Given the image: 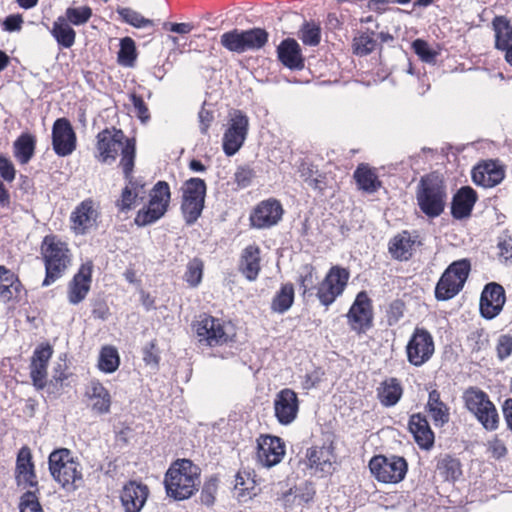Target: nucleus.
<instances>
[{"instance_id": "1", "label": "nucleus", "mask_w": 512, "mask_h": 512, "mask_svg": "<svg viewBox=\"0 0 512 512\" xmlns=\"http://www.w3.org/2000/svg\"><path fill=\"white\" fill-rule=\"evenodd\" d=\"M200 474V468L191 460L177 459L165 474L167 495L178 501L190 498L198 490Z\"/></svg>"}, {"instance_id": "2", "label": "nucleus", "mask_w": 512, "mask_h": 512, "mask_svg": "<svg viewBox=\"0 0 512 512\" xmlns=\"http://www.w3.org/2000/svg\"><path fill=\"white\" fill-rule=\"evenodd\" d=\"M41 254L46 271L42 286H49L62 277L71 264L72 255L67 244L52 235L44 238L41 245Z\"/></svg>"}, {"instance_id": "3", "label": "nucleus", "mask_w": 512, "mask_h": 512, "mask_svg": "<svg viewBox=\"0 0 512 512\" xmlns=\"http://www.w3.org/2000/svg\"><path fill=\"white\" fill-rule=\"evenodd\" d=\"M48 464L51 476L64 489L74 491L78 488L77 482L82 480V473L80 464L73 459L70 450H54L49 455Z\"/></svg>"}, {"instance_id": "4", "label": "nucleus", "mask_w": 512, "mask_h": 512, "mask_svg": "<svg viewBox=\"0 0 512 512\" xmlns=\"http://www.w3.org/2000/svg\"><path fill=\"white\" fill-rule=\"evenodd\" d=\"M446 190L438 176L423 177L418 185L416 197L421 211L428 217H437L443 211L446 202Z\"/></svg>"}, {"instance_id": "5", "label": "nucleus", "mask_w": 512, "mask_h": 512, "mask_svg": "<svg viewBox=\"0 0 512 512\" xmlns=\"http://www.w3.org/2000/svg\"><path fill=\"white\" fill-rule=\"evenodd\" d=\"M97 149L103 160H134L135 141L127 138L123 131L116 128L104 129L97 135Z\"/></svg>"}, {"instance_id": "6", "label": "nucleus", "mask_w": 512, "mask_h": 512, "mask_svg": "<svg viewBox=\"0 0 512 512\" xmlns=\"http://www.w3.org/2000/svg\"><path fill=\"white\" fill-rule=\"evenodd\" d=\"M170 187L165 181H158L149 192V201L140 209L134 219L139 227L155 223L166 213L170 203Z\"/></svg>"}, {"instance_id": "7", "label": "nucleus", "mask_w": 512, "mask_h": 512, "mask_svg": "<svg viewBox=\"0 0 512 512\" xmlns=\"http://www.w3.org/2000/svg\"><path fill=\"white\" fill-rule=\"evenodd\" d=\"M469 272L470 263L468 260L463 259L450 264L436 285V299L446 301L457 295L463 288Z\"/></svg>"}, {"instance_id": "8", "label": "nucleus", "mask_w": 512, "mask_h": 512, "mask_svg": "<svg viewBox=\"0 0 512 512\" xmlns=\"http://www.w3.org/2000/svg\"><path fill=\"white\" fill-rule=\"evenodd\" d=\"M372 475L385 484H396L402 481L407 473L408 464L400 456H374L369 462Z\"/></svg>"}, {"instance_id": "9", "label": "nucleus", "mask_w": 512, "mask_h": 512, "mask_svg": "<svg viewBox=\"0 0 512 512\" xmlns=\"http://www.w3.org/2000/svg\"><path fill=\"white\" fill-rule=\"evenodd\" d=\"M206 184L200 178H190L185 182L181 211L187 225L194 224L200 217L205 202Z\"/></svg>"}, {"instance_id": "10", "label": "nucleus", "mask_w": 512, "mask_h": 512, "mask_svg": "<svg viewBox=\"0 0 512 512\" xmlns=\"http://www.w3.org/2000/svg\"><path fill=\"white\" fill-rule=\"evenodd\" d=\"M249 129V118L241 110L230 113L228 126L224 132L222 146L226 156H233L244 144Z\"/></svg>"}, {"instance_id": "11", "label": "nucleus", "mask_w": 512, "mask_h": 512, "mask_svg": "<svg viewBox=\"0 0 512 512\" xmlns=\"http://www.w3.org/2000/svg\"><path fill=\"white\" fill-rule=\"evenodd\" d=\"M349 271L339 266H333L325 278L318 284L316 296L325 307L330 306L343 294L348 280Z\"/></svg>"}, {"instance_id": "12", "label": "nucleus", "mask_w": 512, "mask_h": 512, "mask_svg": "<svg viewBox=\"0 0 512 512\" xmlns=\"http://www.w3.org/2000/svg\"><path fill=\"white\" fill-rule=\"evenodd\" d=\"M408 362L416 367L426 363L434 353V342L431 334L416 328L406 346Z\"/></svg>"}, {"instance_id": "13", "label": "nucleus", "mask_w": 512, "mask_h": 512, "mask_svg": "<svg viewBox=\"0 0 512 512\" xmlns=\"http://www.w3.org/2000/svg\"><path fill=\"white\" fill-rule=\"evenodd\" d=\"M283 208L276 199L261 201L250 215L251 226L256 229H268L279 223L282 219Z\"/></svg>"}, {"instance_id": "14", "label": "nucleus", "mask_w": 512, "mask_h": 512, "mask_svg": "<svg viewBox=\"0 0 512 512\" xmlns=\"http://www.w3.org/2000/svg\"><path fill=\"white\" fill-rule=\"evenodd\" d=\"M52 145L59 157L70 155L76 148V134L70 121L58 118L52 127Z\"/></svg>"}, {"instance_id": "15", "label": "nucleus", "mask_w": 512, "mask_h": 512, "mask_svg": "<svg viewBox=\"0 0 512 512\" xmlns=\"http://www.w3.org/2000/svg\"><path fill=\"white\" fill-rule=\"evenodd\" d=\"M347 319L352 330L358 333L371 327L373 319L372 304L366 292L362 291L357 294L347 313Z\"/></svg>"}, {"instance_id": "16", "label": "nucleus", "mask_w": 512, "mask_h": 512, "mask_svg": "<svg viewBox=\"0 0 512 512\" xmlns=\"http://www.w3.org/2000/svg\"><path fill=\"white\" fill-rule=\"evenodd\" d=\"M196 334L200 342L208 346L223 345L229 341L224 324L217 318L204 315L196 324Z\"/></svg>"}, {"instance_id": "17", "label": "nucleus", "mask_w": 512, "mask_h": 512, "mask_svg": "<svg viewBox=\"0 0 512 512\" xmlns=\"http://www.w3.org/2000/svg\"><path fill=\"white\" fill-rule=\"evenodd\" d=\"M504 288L495 282L487 284L480 297V312L485 319L495 318L505 304Z\"/></svg>"}, {"instance_id": "18", "label": "nucleus", "mask_w": 512, "mask_h": 512, "mask_svg": "<svg viewBox=\"0 0 512 512\" xmlns=\"http://www.w3.org/2000/svg\"><path fill=\"white\" fill-rule=\"evenodd\" d=\"M298 411V396L292 389L285 388L276 394L274 399V412L280 424H291L296 419Z\"/></svg>"}, {"instance_id": "19", "label": "nucleus", "mask_w": 512, "mask_h": 512, "mask_svg": "<svg viewBox=\"0 0 512 512\" xmlns=\"http://www.w3.org/2000/svg\"><path fill=\"white\" fill-rule=\"evenodd\" d=\"M285 455V445L281 438L265 435L258 439L257 459L264 467H273L281 462Z\"/></svg>"}, {"instance_id": "20", "label": "nucleus", "mask_w": 512, "mask_h": 512, "mask_svg": "<svg viewBox=\"0 0 512 512\" xmlns=\"http://www.w3.org/2000/svg\"><path fill=\"white\" fill-rule=\"evenodd\" d=\"M306 458L309 468L313 469L315 473H320L321 476L330 475L335 469L336 456L331 445L309 448L306 452Z\"/></svg>"}, {"instance_id": "21", "label": "nucleus", "mask_w": 512, "mask_h": 512, "mask_svg": "<svg viewBox=\"0 0 512 512\" xmlns=\"http://www.w3.org/2000/svg\"><path fill=\"white\" fill-rule=\"evenodd\" d=\"M15 480L17 485H25L30 488L38 486L32 453L29 447L23 446L17 453Z\"/></svg>"}, {"instance_id": "22", "label": "nucleus", "mask_w": 512, "mask_h": 512, "mask_svg": "<svg viewBox=\"0 0 512 512\" xmlns=\"http://www.w3.org/2000/svg\"><path fill=\"white\" fill-rule=\"evenodd\" d=\"M91 275L92 264H82L68 284L67 297L70 304L77 305L86 298L90 290Z\"/></svg>"}, {"instance_id": "23", "label": "nucleus", "mask_w": 512, "mask_h": 512, "mask_svg": "<svg viewBox=\"0 0 512 512\" xmlns=\"http://www.w3.org/2000/svg\"><path fill=\"white\" fill-rule=\"evenodd\" d=\"M52 354L53 350L48 344L36 348L33 353L30 364V377L37 389H43L46 386L47 367Z\"/></svg>"}, {"instance_id": "24", "label": "nucleus", "mask_w": 512, "mask_h": 512, "mask_svg": "<svg viewBox=\"0 0 512 512\" xmlns=\"http://www.w3.org/2000/svg\"><path fill=\"white\" fill-rule=\"evenodd\" d=\"M504 176V168L498 162H479L472 169L473 182L486 188L498 185Z\"/></svg>"}, {"instance_id": "25", "label": "nucleus", "mask_w": 512, "mask_h": 512, "mask_svg": "<svg viewBox=\"0 0 512 512\" xmlns=\"http://www.w3.org/2000/svg\"><path fill=\"white\" fill-rule=\"evenodd\" d=\"M148 494L149 490L146 485L138 484L134 481L126 484L120 496L125 512H140L147 500Z\"/></svg>"}, {"instance_id": "26", "label": "nucleus", "mask_w": 512, "mask_h": 512, "mask_svg": "<svg viewBox=\"0 0 512 512\" xmlns=\"http://www.w3.org/2000/svg\"><path fill=\"white\" fill-rule=\"evenodd\" d=\"M278 60L290 70L304 68V57L300 45L293 38H286L277 47Z\"/></svg>"}, {"instance_id": "27", "label": "nucleus", "mask_w": 512, "mask_h": 512, "mask_svg": "<svg viewBox=\"0 0 512 512\" xmlns=\"http://www.w3.org/2000/svg\"><path fill=\"white\" fill-rule=\"evenodd\" d=\"M145 182L143 180H129L122 189L120 198L116 200L115 206L120 212L130 211L138 202L143 201L146 195Z\"/></svg>"}, {"instance_id": "28", "label": "nucleus", "mask_w": 512, "mask_h": 512, "mask_svg": "<svg viewBox=\"0 0 512 512\" xmlns=\"http://www.w3.org/2000/svg\"><path fill=\"white\" fill-rule=\"evenodd\" d=\"M97 215L91 199L82 201L71 214L73 230L77 234H84L86 230L95 224Z\"/></svg>"}, {"instance_id": "29", "label": "nucleus", "mask_w": 512, "mask_h": 512, "mask_svg": "<svg viewBox=\"0 0 512 512\" xmlns=\"http://www.w3.org/2000/svg\"><path fill=\"white\" fill-rule=\"evenodd\" d=\"M477 201V194L470 186L461 187L454 195L451 204V214L455 219L469 217Z\"/></svg>"}, {"instance_id": "30", "label": "nucleus", "mask_w": 512, "mask_h": 512, "mask_svg": "<svg viewBox=\"0 0 512 512\" xmlns=\"http://www.w3.org/2000/svg\"><path fill=\"white\" fill-rule=\"evenodd\" d=\"M409 430L416 443L424 449H430L434 444V433L427 419L421 414H413L409 419Z\"/></svg>"}, {"instance_id": "31", "label": "nucleus", "mask_w": 512, "mask_h": 512, "mask_svg": "<svg viewBox=\"0 0 512 512\" xmlns=\"http://www.w3.org/2000/svg\"><path fill=\"white\" fill-rule=\"evenodd\" d=\"M403 394L402 386L398 379L388 378L377 388V397L384 407H393L401 399Z\"/></svg>"}, {"instance_id": "32", "label": "nucleus", "mask_w": 512, "mask_h": 512, "mask_svg": "<svg viewBox=\"0 0 512 512\" xmlns=\"http://www.w3.org/2000/svg\"><path fill=\"white\" fill-rule=\"evenodd\" d=\"M240 270L250 281L257 278L260 271V249L258 246L249 245L243 250Z\"/></svg>"}, {"instance_id": "33", "label": "nucleus", "mask_w": 512, "mask_h": 512, "mask_svg": "<svg viewBox=\"0 0 512 512\" xmlns=\"http://www.w3.org/2000/svg\"><path fill=\"white\" fill-rule=\"evenodd\" d=\"M427 409L435 426L442 427L449 422V408L440 399V393L437 390H432L429 393Z\"/></svg>"}, {"instance_id": "34", "label": "nucleus", "mask_w": 512, "mask_h": 512, "mask_svg": "<svg viewBox=\"0 0 512 512\" xmlns=\"http://www.w3.org/2000/svg\"><path fill=\"white\" fill-rule=\"evenodd\" d=\"M495 32V47L507 52L512 47V25L505 16H496L492 21Z\"/></svg>"}, {"instance_id": "35", "label": "nucleus", "mask_w": 512, "mask_h": 512, "mask_svg": "<svg viewBox=\"0 0 512 512\" xmlns=\"http://www.w3.org/2000/svg\"><path fill=\"white\" fill-rule=\"evenodd\" d=\"M87 393L89 398L93 401L92 409L94 411L99 414L109 412L111 397L108 390L99 381H91L90 388Z\"/></svg>"}, {"instance_id": "36", "label": "nucleus", "mask_w": 512, "mask_h": 512, "mask_svg": "<svg viewBox=\"0 0 512 512\" xmlns=\"http://www.w3.org/2000/svg\"><path fill=\"white\" fill-rule=\"evenodd\" d=\"M21 288V283L17 276L5 268L0 266V299L9 301L18 296Z\"/></svg>"}, {"instance_id": "37", "label": "nucleus", "mask_w": 512, "mask_h": 512, "mask_svg": "<svg viewBox=\"0 0 512 512\" xmlns=\"http://www.w3.org/2000/svg\"><path fill=\"white\" fill-rule=\"evenodd\" d=\"M354 179L358 188L367 193H374L380 187V181L375 171L363 163L354 172Z\"/></svg>"}, {"instance_id": "38", "label": "nucleus", "mask_w": 512, "mask_h": 512, "mask_svg": "<svg viewBox=\"0 0 512 512\" xmlns=\"http://www.w3.org/2000/svg\"><path fill=\"white\" fill-rule=\"evenodd\" d=\"M414 241L406 231L396 235L389 243V252L397 260H408L412 255Z\"/></svg>"}, {"instance_id": "39", "label": "nucleus", "mask_w": 512, "mask_h": 512, "mask_svg": "<svg viewBox=\"0 0 512 512\" xmlns=\"http://www.w3.org/2000/svg\"><path fill=\"white\" fill-rule=\"evenodd\" d=\"M51 34L57 43L64 48H70L75 43L76 32L62 16L54 21Z\"/></svg>"}, {"instance_id": "40", "label": "nucleus", "mask_w": 512, "mask_h": 512, "mask_svg": "<svg viewBox=\"0 0 512 512\" xmlns=\"http://www.w3.org/2000/svg\"><path fill=\"white\" fill-rule=\"evenodd\" d=\"M298 171L303 181L312 189L322 191L326 187L325 175L313 162H301Z\"/></svg>"}, {"instance_id": "41", "label": "nucleus", "mask_w": 512, "mask_h": 512, "mask_svg": "<svg viewBox=\"0 0 512 512\" xmlns=\"http://www.w3.org/2000/svg\"><path fill=\"white\" fill-rule=\"evenodd\" d=\"M36 138L30 133H22L13 143L14 156L18 160H30L34 155Z\"/></svg>"}, {"instance_id": "42", "label": "nucleus", "mask_w": 512, "mask_h": 512, "mask_svg": "<svg viewBox=\"0 0 512 512\" xmlns=\"http://www.w3.org/2000/svg\"><path fill=\"white\" fill-rule=\"evenodd\" d=\"M436 470L445 481H455L462 474L459 460L449 455L438 460Z\"/></svg>"}, {"instance_id": "43", "label": "nucleus", "mask_w": 512, "mask_h": 512, "mask_svg": "<svg viewBox=\"0 0 512 512\" xmlns=\"http://www.w3.org/2000/svg\"><path fill=\"white\" fill-rule=\"evenodd\" d=\"M294 302V287L291 283L282 285L280 290L274 296L271 309L277 313H285L290 309Z\"/></svg>"}, {"instance_id": "44", "label": "nucleus", "mask_w": 512, "mask_h": 512, "mask_svg": "<svg viewBox=\"0 0 512 512\" xmlns=\"http://www.w3.org/2000/svg\"><path fill=\"white\" fill-rule=\"evenodd\" d=\"M242 31L246 51L260 50L268 42L269 33L263 28H252Z\"/></svg>"}, {"instance_id": "45", "label": "nucleus", "mask_w": 512, "mask_h": 512, "mask_svg": "<svg viewBox=\"0 0 512 512\" xmlns=\"http://www.w3.org/2000/svg\"><path fill=\"white\" fill-rule=\"evenodd\" d=\"M116 12L120 16L122 22L135 28H146L154 26L153 20L145 18L138 11L131 8L118 6Z\"/></svg>"}, {"instance_id": "46", "label": "nucleus", "mask_w": 512, "mask_h": 512, "mask_svg": "<svg viewBox=\"0 0 512 512\" xmlns=\"http://www.w3.org/2000/svg\"><path fill=\"white\" fill-rule=\"evenodd\" d=\"M220 43L230 52L238 54L246 52L242 30L233 29L223 33L220 38Z\"/></svg>"}, {"instance_id": "47", "label": "nucleus", "mask_w": 512, "mask_h": 512, "mask_svg": "<svg viewBox=\"0 0 512 512\" xmlns=\"http://www.w3.org/2000/svg\"><path fill=\"white\" fill-rule=\"evenodd\" d=\"M463 398L466 408L474 415H477L486 406L485 402H487L489 397L480 389L469 388L464 393Z\"/></svg>"}, {"instance_id": "48", "label": "nucleus", "mask_w": 512, "mask_h": 512, "mask_svg": "<svg viewBox=\"0 0 512 512\" xmlns=\"http://www.w3.org/2000/svg\"><path fill=\"white\" fill-rule=\"evenodd\" d=\"M120 363L118 351L112 346H105L101 349L98 367L101 371L112 373L117 370Z\"/></svg>"}, {"instance_id": "49", "label": "nucleus", "mask_w": 512, "mask_h": 512, "mask_svg": "<svg viewBox=\"0 0 512 512\" xmlns=\"http://www.w3.org/2000/svg\"><path fill=\"white\" fill-rule=\"evenodd\" d=\"M118 62L126 67H133L137 52L135 42L130 37H124L120 40V49L117 53Z\"/></svg>"}, {"instance_id": "50", "label": "nucleus", "mask_w": 512, "mask_h": 512, "mask_svg": "<svg viewBox=\"0 0 512 512\" xmlns=\"http://www.w3.org/2000/svg\"><path fill=\"white\" fill-rule=\"evenodd\" d=\"M298 282L300 288L303 290V296L312 295L313 291L317 289V275L315 268L306 264L301 267Z\"/></svg>"}, {"instance_id": "51", "label": "nucleus", "mask_w": 512, "mask_h": 512, "mask_svg": "<svg viewBox=\"0 0 512 512\" xmlns=\"http://www.w3.org/2000/svg\"><path fill=\"white\" fill-rule=\"evenodd\" d=\"M480 412L475 415L486 430H496L499 424V415L494 404L488 399Z\"/></svg>"}, {"instance_id": "52", "label": "nucleus", "mask_w": 512, "mask_h": 512, "mask_svg": "<svg viewBox=\"0 0 512 512\" xmlns=\"http://www.w3.org/2000/svg\"><path fill=\"white\" fill-rule=\"evenodd\" d=\"M299 38L303 44L317 46L321 40V28L319 24L305 21L299 31Z\"/></svg>"}, {"instance_id": "53", "label": "nucleus", "mask_w": 512, "mask_h": 512, "mask_svg": "<svg viewBox=\"0 0 512 512\" xmlns=\"http://www.w3.org/2000/svg\"><path fill=\"white\" fill-rule=\"evenodd\" d=\"M374 32L361 33L353 39V51L356 55L366 56L373 52L377 42L374 39Z\"/></svg>"}, {"instance_id": "54", "label": "nucleus", "mask_w": 512, "mask_h": 512, "mask_svg": "<svg viewBox=\"0 0 512 512\" xmlns=\"http://www.w3.org/2000/svg\"><path fill=\"white\" fill-rule=\"evenodd\" d=\"M92 9L89 6L68 7L65 11V19L75 25L86 24L92 17Z\"/></svg>"}, {"instance_id": "55", "label": "nucleus", "mask_w": 512, "mask_h": 512, "mask_svg": "<svg viewBox=\"0 0 512 512\" xmlns=\"http://www.w3.org/2000/svg\"><path fill=\"white\" fill-rule=\"evenodd\" d=\"M218 491V478L211 476L208 478L201 489L200 501L207 507H212L216 500V494Z\"/></svg>"}, {"instance_id": "56", "label": "nucleus", "mask_w": 512, "mask_h": 512, "mask_svg": "<svg viewBox=\"0 0 512 512\" xmlns=\"http://www.w3.org/2000/svg\"><path fill=\"white\" fill-rule=\"evenodd\" d=\"M202 276L203 262L198 258L192 259L187 265L184 279L190 286L196 287L200 284Z\"/></svg>"}, {"instance_id": "57", "label": "nucleus", "mask_w": 512, "mask_h": 512, "mask_svg": "<svg viewBox=\"0 0 512 512\" xmlns=\"http://www.w3.org/2000/svg\"><path fill=\"white\" fill-rule=\"evenodd\" d=\"M20 512H44L35 491H27L20 498Z\"/></svg>"}, {"instance_id": "58", "label": "nucleus", "mask_w": 512, "mask_h": 512, "mask_svg": "<svg viewBox=\"0 0 512 512\" xmlns=\"http://www.w3.org/2000/svg\"><path fill=\"white\" fill-rule=\"evenodd\" d=\"M414 52L420 57V59L426 63L435 62L437 52L432 50L428 43L423 39H416L412 43Z\"/></svg>"}, {"instance_id": "59", "label": "nucleus", "mask_w": 512, "mask_h": 512, "mask_svg": "<svg viewBox=\"0 0 512 512\" xmlns=\"http://www.w3.org/2000/svg\"><path fill=\"white\" fill-rule=\"evenodd\" d=\"M497 357L503 361L512 354V336L500 335L496 345Z\"/></svg>"}, {"instance_id": "60", "label": "nucleus", "mask_w": 512, "mask_h": 512, "mask_svg": "<svg viewBox=\"0 0 512 512\" xmlns=\"http://www.w3.org/2000/svg\"><path fill=\"white\" fill-rule=\"evenodd\" d=\"M130 99L133 104L136 116L141 120L142 123L147 122L150 119V114L143 98L133 93L131 94Z\"/></svg>"}, {"instance_id": "61", "label": "nucleus", "mask_w": 512, "mask_h": 512, "mask_svg": "<svg viewBox=\"0 0 512 512\" xmlns=\"http://www.w3.org/2000/svg\"><path fill=\"white\" fill-rule=\"evenodd\" d=\"M315 489L312 483L305 482L296 489L295 499L298 504L308 503L314 498Z\"/></svg>"}, {"instance_id": "62", "label": "nucleus", "mask_w": 512, "mask_h": 512, "mask_svg": "<svg viewBox=\"0 0 512 512\" xmlns=\"http://www.w3.org/2000/svg\"><path fill=\"white\" fill-rule=\"evenodd\" d=\"M206 105V102H204L201 110L198 113L200 131L203 134L207 133L208 128L214 120L213 110L208 109Z\"/></svg>"}, {"instance_id": "63", "label": "nucleus", "mask_w": 512, "mask_h": 512, "mask_svg": "<svg viewBox=\"0 0 512 512\" xmlns=\"http://www.w3.org/2000/svg\"><path fill=\"white\" fill-rule=\"evenodd\" d=\"M499 257L505 262H512V238L504 237L500 238L498 242Z\"/></svg>"}, {"instance_id": "64", "label": "nucleus", "mask_w": 512, "mask_h": 512, "mask_svg": "<svg viewBox=\"0 0 512 512\" xmlns=\"http://www.w3.org/2000/svg\"><path fill=\"white\" fill-rule=\"evenodd\" d=\"M22 23L23 18L20 14H12L3 21V29L8 32L20 31Z\"/></svg>"}]
</instances>
